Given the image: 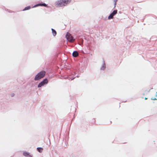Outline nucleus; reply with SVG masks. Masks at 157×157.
Instances as JSON below:
<instances>
[{
  "instance_id": "nucleus-3",
  "label": "nucleus",
  "mask_w": 157,
  "mask_h": 157,
  "mask_svg": "<svg viewBox=\"0 0 157 157\" xmlns=\"http://www.w3.org/2000/svg\"><path fill=\"white\" fill-rule=\"evenodd\" d=\"M48 81L47 78L44 79L42 81L39 83L38 85V88H40L46 85L48 83Z\"/></svg>"
},
{
  "instance_id": "nucleus-13",
  "label": "nucleus",
  "mask_w": 157,
  "mask_h": 157,
  "mask_svg": "<svg viewBox=\"0 0 157 157\" xmlns=\"http://www.w3.org/2000/svg\"><path fill=\"white\" fill-rule=\"evenodd\" d=\"M4 10L5 11H7L10 13H12L13 12V11L9 9H8L6 8H4Z\"/></svg>"
},
{
  "instance_id": "nucleus-5",
  "label": "nucleus",
  "mask_w": 157,
  "mask_h": 157,
  "mask_svg": "<svg viewBox=\"0 0 157 157\" xmlns=\"http://www.w3.org/2000/svg\"><path fill=\"white\" fill-rule=\"evenodd\" d=\"M117 12V10H114L108 16V19L110 20L113 18V16H115Z\"/></svg>"
},
{
  "instance_id": "nucleus-14",
  "label": "nucleus",
  "mask_w": 157,
  "mask_h": 157,
  "mask_svg": "<svg viewBox=\"0 0 157 157\" xmlns=\"http://www.w3.org/2000/svg\"><path fill=\"white\" fill-rule=\"evenodd\" d=\"M37 151L39 152H41L43 150V149L41 147H37Z\"/></svg>"
},
{
  "instance_id": "nucleus-18",
  "label": "nucleus",
  "mask_w": 157,
  "mask_h": 157,
  "mask_svg": "<svg viewBox=\"0 0 157 157\" xmlns=\"http://www.w3.org/2000/svg\"><path fill=\"white\" fill-rule=\"evenodd\" d=\"M156 96H157V92H156Z\"/></svg>"
},
{
  "instance_id": "nucleus-9",
  "label": "nucleus",
  "mask_w": 157,
  "mask_h": 157,
  "mask_svg": "<svg viewBox=\"0 0 157 157\" xmlns=\"http://www.w3.org/2000/svg\"><path fill=\"white\" fill-rule=\"evenodd\" d=\"M106 67L104 61L100 68V70L102 71H104Z\"/></svg>"
},
{
  "instance_id": "nucleus-2",
  "label": "nucleus",
  "mask_w": 157,
  "mask_h": 157,
  "mask_svg": "<svg viewBox=\"0 0 157 157\" xmlns=\"http://www.w3.org/2000/svg\"><path fill=\"white\" fill-rule=\"evenodd\" d=\"M46 72L44 71H42L38 72L34 77V80L35 81H38L43 78L45 76Z\"/></svg>"
},
{
  "instance_id": "nucleus-6",
  "label": "nucleus",
  "mask_w": 157,
  "mask_h": 157,
  "mask_svg": "<svg viewBox=\"0 0 157 157\" xmlns=\"http://www.w3.org/2000/svg\"><path fill=\"white\" fill-rule=\"evenodd\" d=\"M75 73L74 72L71 75H70L68 77H64V79L68 78L69 80H73L75 78Z\"/></svg>"
},
{
  "instance_id": "nucleus-4",
  "label": "nucleus",
  "mask_w": 157,
  "mask_h": 157,
  "mask_svg": "<svg viewBox=\"0 0 157 157\" xmlns=\"http://www.w3.org/2000/svg\"><path fill=\"white\" fill-rule=\"evenodd\" d=\"M66 37L68 41L71 42H74L75 40V39L69 33H67L66 36Z\"/></svg>"
},
{
  "instance_id": "nucleus-8",
  "label": "nucleus",
  "mask_w": 157,
  "mask_h": 157,
  "mask_svg": "<svg viewBox=\"0 0 157 157\" xmlns=\"http://www.w3.org/2000/svg\"><path fill=\"white\" fill-rule=\"evenodd\" d=\"M23 155L27 157H33L32 155L30 154V153L26 151H24L23 153Z\"/></svg>"
},
{
  "instance_id": "nucleus-11",
  "label": "nucleus",
  "mask_w": 157,
  "mask_h": 157,
  "mask_svg": "<svg viewBox=\"0 0 157 157\" xmlns=\"http://www.w3.org/2000/svg\"><path fill=\"white\" fill-rule=\"evenodd\" d=\"M72 55L74 57H76L78 55V53L77 52L75 51L73 52Z\"/></svg>"
},
{
  "instance_id": "nucleus-1",
  "label": "nucleus",
  "mask_w": 157,
  "mask_h": 157,
  "mask_svg": "<svg viewBox=\"0 0 157 157\" xmlns=\"http://www.w3.org/2000/svg\"><path fill=\"white\" fill-rule=\"evenodd\" d=\"M72 0H57L54 3L57 7H64L67 6L71 3Z\"/></svg>"
},
{
  "instance_id": "nucleus-10",
  "label": "nucleus",
  "mask_w": 157,
  "mask_h": 157,
  "mask_svg": "<svg viewBox=\"0 0 157 157\" xmlns=\"http://www.w3.org/2000/svg\"><path fill=\"white\" fill-rule=\"evenodd\" d=\"M52 32V34L53 36H55L57 34V33L56 31L54 29L52 28L51 29Z\"/></svg>"
},
{
  "instance_id": "nucleus-19",
  "label": "nucleus",
  "mask_w": 157,
  "mask_h": 157,
  "mask_svg": "<svg viewBox=\"0 0 157 157\" xmlns=\"http://www.w3.org/2000/svg\"><path fill=\"white\" fill-rule=\"evenodd\" d=\"M147 99V98H145V100H146V99Z\"/></svg>"
},
{
  "instance_id": "nucleus-15",
  "label": "nucleus",
  "mask_w": 157,
  "mask_h": 157,
  "mask_svg": "<svg viewBox=\"0 0 157 157\" xmlns=\"http://www.w3.org/2000/svg\"><path fill=\"white\" fill-rule=\"evenodd\" d=\"M113 2H114V8L116 5L117 4V1L118 0H113Z\"/></svg>"
},
{
  "instance_id": "nucleus-17",
  "label": "nucleus",
  "mask_w": 157,
  "mask_h": 157,
  "mask_svg": "<svg viewBox=\"0 0 157 157\" xmlns=\"http://www.w3.org/2000/svg\"><path fill=\"white\" fill-rule=\"evenodd\" d=\"M152 99V100H156V98H154V99Z\"/></svg>"
},
{
  "instance_id": "nucleus-12",
  "label": "nucleus",
  "mask_w": 157,
  "mask_h": 157,
  "mask_svg": "<svg viewBox=\"0 0 157 157\" xmlns=\"http://www.w3.org/2000/svg\"><path fill=\"white\" fill-rule=\"evenodd\" d=\"M31 9V7L30 6H29L25 7L24 9L22 10L23 11L25 10H28Z\"/></svg>"
},
{
  "instance_id": "nucleus-16",
  "label": "nucleus",
  "mask_w": 157,
  "mask_h": 157,
  "mask_svg": "<svg viewBox=\"0 0 157 157\" xmlns=\"http://www.w3.org/2000/svg\"><path fill=\"white\" fill-rule=\"evenodd\" d=\"M14 94H11V96H12V97H13V96H14Z\"/></svg>"
},
{
  "instance_id": "nucleus-7",
  "label": "nucleus",
  "mask_w": 157,
  "mask_h": 157,
  "mask_svg": "<svg viewBox=\"0 0 157 157\" xmlns=\"http://www.w3.org/2000/svg\"><path fill=\"white\" fill-rule=\"evenodd\" d=\"M38 6H44L45 7H47L48 8H49L50 6H48V5L45 3H39L37 4L36 5H35L32 8H35L36 7H37Z\"/></svg>"
}]
</instances>
